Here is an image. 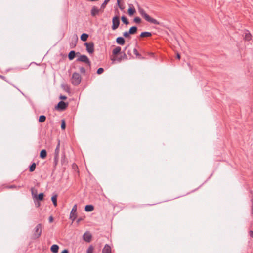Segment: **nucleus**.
<instances>
[{
    "instance_id": "1",
    "label": "nucleus",
    "mask_w": 253,
    "mask_h": 253,
    "mask_svg": "<svg viewBox=\"0 0 253 253\" xmlns=\"http://www.w3.org/2000/svg\"><path fill=\"white\" fill-rule=\"evenodd\" d=\"M138 11L140 13V14L143 17V18L148 22H150L151 23L156 24V25H160V23L157 21L156 19H154L152 17H151L149 15H148L145 10L141 8H139Z\"/></svg>"
},
{
    "instance_id": "2",
    "label": "nucleus",
    "mask_w": 253,
    "mask_h": 253,
    "mask_svg": "<svg viewBox=\"0 0 253 253\" xmlns=\"http://www.w3.org/2000/svg\"><path fill=\"white\" fill-rule=\"evenodd\" d=\"M81 81V77L80 75L76 72L72 74L71 82L72 84L75 85H78L80 84Z\"/></svg>"
},
{
    "instance_id": "3",
    "label": "nucleus",
    "mask_w": 253,
    "mask_h": 253,
    "mask_svg": "<svg viewBox=\"0 0 253 253\" xmlns=\"http://www.w3.org/2000/svg\"><path fill=\"white\" fill-rule=\"evenodd\" d=\"M42 225L41 223L38 224L34 229L33 235V239H36L39 238L42 233Z\"/></svg>"
},
{
    "instance_id": "4",
    "label": "nucleus",
    "mask_w": 253,
    "mask_h": 253,
    "mask_svg": "<svg viewBox=\"0 0 253 253\" xmlns=\"http://www.w3.org/2000/svg\"><path fill=\"white\" fill-rule=\"evenodd\" d=\"M79 55H80V56L77 59L76 61L82 62L85 63L87 65V66L89 68H90L91 63V62L89 60V58L87 57V56L85 55H81L80 54Z\"/></svg>"
},
{
    "instance_id": "5",
    "label": "nucleus",
    "mask_w": 253,
    "mask_h": 253,
    "mask_svg": "<svg viewBox=\"0 0 253 253\" xmlns=\"http://www.w3.org/2000/svg\"><path fill=\"white\" fill-rule=\"evenodd\" d=\"M68 106V103H65L63 101H60L55 107V109L59 111L65 110Z\"/></svg>"
},
{
    "instance_id": "6",
    "label": "nucleus",
    "mask_w": 253,
    "mask_h": 253,
    "mask_svg": "<svg viewBox=\"0 0 253 253\" xmlns=\"http://www.w3.org/2000/svg\"><path fill=\"white\" fill-rule=\"evenodd\" d=\"M112 29L113 30L118 28L120 24L119 17L118 16H114L112 19Z\"/></svg>"
},
{
    "instance_id": "7",
    "label": "nucleus",
    "mask_w": 253,
    "mask_h": 253,
    "mask_svg": "<svg viewBox=\"0 0 253 253\" xmlns=\"http://www.w3.org/2000/svg\"><path fill=\"white\" fill-rule=\"evenodd\" d=\"M77 207V205L75 204L72 208V209L70 212V219L72 220V222L74 221L76 218Z\"/></svg>"
},
{
    "instance_id": "8",
    "label": "nucleus",
    "mask_w": 253,
    "mask_h": 253,
    "mask_svg": "<svg viewBox=\"0 0 253 253\" xmlns=\"http://www.w3.org/2000/svg\"><path fill=\"white\" fill-rule=\"evenodd\" d=\"M84 45L86 46L87 51L91 54L94 52V44L93 43H85Z\"/></svg>"
},
{
    "instance_id": "9",
    "label": "nucleus",
    "mask_w": 253,
    "mask_h": 253,
    "mask_svg": "<svg viewBox=\"0 0 253 253\" xmlns=\"http://www.w3.org/2000/svg\"><path fill=\"white\" fill-rule=\"evenodd\" d=\"M100 11L102 12L101 8L98 9L96 6H94L91 8L90 12L91 15V16L94 17L97 15H98Z\"/></svg>"
},
{
    "instance_id": "10",
    "label": "nucleus",
    "mask_w": 253,
    "mask_h": 253,
    "mask_svg": "<svg viewBox=\"0 0 253 253\" xmlns=\"http://www.w3.org/2000/svg\"><path fill=\"white\" fill-rule=\"evenodd\" d=\"M92 236L89 232H85L83 235V239L84 241L89 242L91 241Z\"/></svg>"
},
{
    "instance_id": "11",
    "label": "nucleus",
    "mask_w": 253,
    "mask_h": 253,
    "mask_svg": "<svg viewBox=\"0 0 253 253\" xmlns=\"http://www.w3.org/2000/svg\"><path fill=\"white\" fill-rule=\"evenodd\" d=\"M80 54L79 52L76 53L75 51H71L68 54V58L70 60H72L75 57L76 55Z\"/></svg>"
},
{
    "instance_id": "12",
    "label": "nucleus",
    "mask_w": 253,
    "mask_h": 253,
    "mask_svg": "<svg viewBox=\"0 0 253 253\" xmlns=\"http://www.w3.org/2000/svg\"><path fill=\"white\" fill-rule=\"evenodd\" d=\"M102 253H111V249L110 246L106 244L102 250Z\"/></svg>"
},
{
    "instance_id": "13",
    "label": "nucleus",
    "mask_w": 253,
    "mask_h": 253,
    "mask_svg": "<svg viewBox=\"0 0 253 253\" xmlns=\"http://www.w3.org/2000/svg\"><path fill=\"white\" fill-rule=\"evenodd\" d=\"M244 38L245 40L250 41L252 39V35L249 31H246L244 33Z\"/></svg>"
},
{
    "instance_id": "14",
    "label": "nucleus",
    "mask_w": 253,
    "mask_h": 253,
    "mask_svg": "<svg viewBox=\"0 0 253 253\" xmlns=\"http://www.w3.org/2000/svg\"><path fill=\"white\" fill-rule=\"evenodd\" d=\"M116 42L120 45H123L125 43V40L124 38L122 37H119L116 39Z\"/></svg>"
},
{
    "instance_id": "15",
    "label": "nucleus",
    "mask_w": 253,
    "mask_h": 253,
    "mask_svg": "<svg viewBox=\"0 0 253 253\" xmlns=\"http://www.w3.org/2000/svg\"><path fill=\"white\" fill-rule=\"evenodd\" d=\"M50 250L53 253H57L59 250V246L56 244H54L51 247Z\"/></svg>"
},
{
    "instance_id": "16",
    "label": "nucleus",
    "mask_w": 253,
    "mask_h": 253,
    "mask_svg": "<svg viewBox=\"0 0 253 253\" xmlns=\"http://www.w3.org/2000/svg\"><path fill=\"white\" fill-rule=\"evenodd\" d=\"M60 151V141H58V144L56 147L54 152V156H59Z\"/></svg>"
},
{
    "instance_id": "17",
    "label": "nucleus",
    "mask_w": 253,
    "mask_h": 253,
    "mask_svg": "<svg viewBox=\"0 0 253 253\" xmlns=\"http://www.w3.org/2000/svg\"><path fill=\"white\" fill-rule=\"evenodd\" d=\"M94 209V207L92 205H87L85 207V211L87 212L92 211Z\"/></svg>"
},
{
    "instance_id": "18",
    "label": "nucleus",
    "mask_w": 253,
    "mask_h": 253,
    "mask_svg": "<svg viewBox=\"0 0 253 253\" xmlns=\"http://www.w3.org/2000/svg\"><path fill=\"white\" fill-rule=\"evenodd\" d=\"M47 156V152L45 149H42L40 152V157L42 159H44Z\"/></svg>"
},
{
    "instance_id": "19",
    "label": "nucleus",
    "mask_w": 253,
    "mask_h": 253,
    "mask_svg": "<svg viewBox=\"0 0 253 253\" xmlns=\"http://www.w3.org/2000/svg\"><path fill=\"white\" fill-rule=\"evenodd\" d=\"M152 36V33L150 32H143L141 33V37H149Z\"/></svg>"
},
{
    "instance_id": "20",
    "label": "nucleus",
    "mask_w": 253,
    "mask_h": 253,
    "mask_svg": "<svg viewBox=\"0 0 253 253\" xmlns=\"http://www.w3.org/2000/svg\"><path fill=\"white\" fill-rule=\"evenodd\" d=\"M137 30V27L136 26H132L130 29L129 31V33L130 34H134L136 33Z\"/></svg>"
},
{
    "instance_id": "21",
    "label": "nucleus",
    "mask_w": 253,
    "mask_h": 253,
    "mask_svg": "<svg viewBox=\"0 0 253 253\" xmlns=\"http://www.w3.org/2000/svg\"><path fill=\"white\" fill-rule=\"evenodd\" d=\"M88 37V35L86 33H83L81 36V40L83 42H85L87 38Z\"/></svg>"
},
{
    "instance_id": "22",
    "label": "nucleus",
    "mask_w": 253,
    "mask_h": 253,
    "mask_svg": "<svg viewBox=\"0 0 253 253\" xmlns=\"http://www.w3.org/2000/svg\"><path fill=\"white\" fill-rule=\"evenodd\" d=\"M121 50V48L119 46H117L113 49V54L114 55H117L120 52Z\"/></svg>"
},
{
    "instance_id": "23",
    "label": "nucleus",
    "mask_w": 253,
    "mask_h": 253,
    "mask_svg": "<svg viewBox=\"0 0 253 253\" xmlns=\"http://www.w3.org/2000/svg\"><path fill=\"white\" fill-rule=\"evenodd\" d=\"M110 0H105L103 3L101 5V9L102 10V12H103L104 9L105 8L107 4L110 1Z\"/></svg>"
},
{
    "instance_id": "24",
    "label": "nucleus",
    "mask_w": 253,
    "mask_h": 253,
    "mask_svg": "<svg viewBox=\"0 0 253 253\" xmlns=\"http://www.w3.org/2000/svg\"><path fill=\"white\" fill-rule=\"evenodd\" d=\"M57 195H55L54 196H53L51 198V200L53 202V204L54 205V206H56L57 205Z\"/></svg>"
},
{
    "instance_id": "25",
    "label": "nucleus",
    "mask_w": 253,
    "mask_h": 253,
    "mask_svg": "<svg viewBox=\"0 0 253 253\" xmlns=\"http://www.w3.org/2000/svg\"><path fill=\"white\" fill-rule=\"evenodd\" d=\"M44 194L43 193H40L35 198L39 201H42L43 199Z\"/></svg>"
},
{
    "instance_id": "26",
    "label": "nucleus",
    "mask_w": 253,
    "mask_h": 253,
    "mask_svg": "<svg viewBox=\"0 0 253 253\" xmlns=\"http://www.w3.org/2000/svg\"><path fill=\"white\" fill-rule=\"evenodd\" d=\"M135 12V10L134 8L132 7H129L128 9V13L129 15H132Z\"/></svg>"
},
{
    "instance_id": "27",
    "label": "nucleus",
    "mask_w": 253,
    "mask_h": 253,
    "mask_svg": "<svg viewBox=\"0 0 253 253\" xmlns=\"http://www.w3.org/2000/svg\"><path fill=\"white\" fill-rule=\"evenodd\" d=\"M121 20H122V21L124 23H125V24L127 25V24H129L128 20H127V19L125 16H122Z\"/></svg>"
},
{
    "instance_id": "28",
    "label": "nucleus",
    "mask_w": 253,
    "mask_h": 253,
    "mask_svg": "<svg viewBox=\"0 0 253 253\" xmlns=\"http://www.w3.org/2000/svg\"><path fill=\"white\" fill-rule=\"evenodd\" d=\"M36 168V164L35 163H33L32 165L30 166L29 171L30 172H33L35 170Z\"/></svg>"
},
{
    "instance_id": "29",
    "label": "nucleus",
    "mask_w": 253,
    "mask_h": 253,
    "mask_svg": "<svg viewBox=\"0 0 253 253\" xmlns=\"http://www.w3.org/2000/svg\"><path fill=\"white\" fill-rule=\"evenodd\" d=\"M78 41V38L76 37V41L74 42H71L70 43V46L71 48H74L76 44V42Z\"/></svg>"
},
{
    "instance_id": "30",
    "label": "nucleus",
    "mask_w": 253,
    "mask_h": 253,
    "mask_svg": "<svg viewBox=\"0 0 253 253\" xmlns=\"http://www.w3.org/2000/svg\"><path fill=\"white\" fill-rule=\"evenodd\" d=\"M46 120V117L44 115H41L39 118V122H44Z\"/></svg>"
},
{
    "instance_id": "31",
    "label": "nucleus",
    "mask_w": 253,
    "mask_h": 253,
    "mask_svg": "<svg viewBox=\"0 0 253 253\" xmlns=\"http://www.w3.org/2000/svg\"><path fill=\"white\" fill-rule=\"evenodd\" d=\"M133 53L137 57H138V58L139 59H142V57L141 56V55L138 53V52L137 51V49L136 48H134L133 49Z\"/></svg>"
},
{
    "instance_id": "32",
    "label": "nucleus",
    "mask_w": 253,
    "mask_h": 253,
    "mask_svg": "<svg viewBox=\"0 0 253 253\" xmlns=\"http://www.w3.org/2000/svg\"><path fill=\"white\" fill-rule=\"evenodd\" d=\"M37 190H34L33 188H31V194L33 198H35L37 197Z\"/></svg>"
},
{
    "instance_id": "33",
    "label": "nucleus",
    "mask_w": 253,
    "mask_h": 253,
    "mask_svg": "<svg viewBox=\"0 0 253 253\" xmlns=\"http://www.w3.org/2000/svg\"><path fill=\"white\" fill-rule=\"evenodd\" d=\"M66 127V123L65 121L64 120H62L61 122V128L62 130H64Z\"/></svg>"
},
{
    "instance_id": "34",
    "label": "nucleus",
    "mask_w": 253,
    "mask_h": 253,
    "mask_svg": "<svg viewBox=\"0 0 253 253\" xmlns=\"http://www.w3.org/2000/svg\"><path fill=\"white\" fill-rule=\"evenodd\" d=\"M123 35L125 38H130V35L131 34L129 33V31H126L123 33Z\"/></svg>"
},
{
    "instance_id": "35",
    "label": "nucleus",
    "mask_w": 253,
    "mask_h": 253,
    "mask_svg": "<svg viewBox=\"0 0 253 253\" xmlns=\"http://www.w3.org/2000/svg\"><path fill=\"white\" fill-rule=\"evenodd\" d=\"M58 160H59V156H54V165L55 166H56L57 165V163L58 162Z\"/></svg>"
},
{
    "instance_id": "36",
    "label": "nucleus",
    "mask_w": 253,
    "mask_h": 253,
    "mask_svg": "<svg viewBox=\"0 0 253 253\" xmlns=\"http://www.w3.org/2000/svg\"><path fill=\"white\" fill-rule=\"evenodd\" d=\"M133 20L136 23H139L141 22V19L139 17H135Z\"/></svg>"
},
{
    "instance_id": "37",
    "label": "nucleus",
    "mask_w": 253,
    "mask_h": 253,
    "mask_svg": "<svg viewBox=\"0 0 253 253\" xmlns=\"http://www.w3.org/2000/svg\"><path fill=\"white\" fill-rule=\"evenodd\" d=\"M122 58L126 59H127V56L126 55V54L125 53H124L123 55L122 56V57L121 58H119L118 59V61L120 62L121 61Z\"/></svg>"
},
{
    "instance_id": "38",
    "label": "nucleus",
    "mask_w": 253,
    "mask_h": 253,
    "mask_svg": "<svg viewBox=\"0 0 253 253\" xmlns=\"http://www.w3.org/2000/svg\"><path fill=\"white\" fill-rule=\"evenodd\" d=\"M80 72L82 74H84L85 73V69L84 67H80L79 68Z\"/></svg>"
},
{
    "instance_id": "39",
    "label": "nucleus",
    "mask_w": 253,
    "mask_h": 253,
    "mask_svg": "<svg viewBox=\"0 0 253 253\" xmlns=\"http://www.w3.org/2000/svg\"><path fill=\"white\" fill-rule=\"evenodd\" d=\"M103 71H104L103 68H99L97 70V73L99 75V74H102L103 72Z\"/></svg>"
},
{
    "instance_id": "40",
    "label": "nucleus",
    "mask_w": 253,
    "mask_h": 253,
    "mask_svg": "<svg viewBox=\"0 0 253 253\" xmlns=\"http://www.w3.org/2000/svg\"><path fill=\"white\" fill-rule=\"evenodd\" d=\"M93 248L92 246L89 247L87 250V253H93Z\"/></svg>"
},
{
    "instance_id": "41",
    "label": "nucleus",
    "mask_w": 253,
    "mask_h": 253,
    "mask_svg": "<svg viewBox=\"0 0 253 253\" xmlns=\"http://www.w3.org/2000/svg\"><path fill=\"white\" fill-rule=\"evenodd\" d=\"M251 201L252 202L251 212L253 214V198L251 199Z\"/></svg>"
},
{
    "instance_id": "42",
    "label": "nucleus",
    "mask_w": 253,
    "mask_h": 253,
    "mask_svg": "<svg viewBox=\"0 0 253 253\" xmlns=\"http://www.w3.org/2000/svg\"><path fill=\"white\" fill-rule=\"evenodd\" d=\"M59 98L61 100H65L67 99V97L64 95H60Z\"/></svg>"
},
{
    "instance_id": "43",
    "label": "nucleus",
    "mask_w": 253,
    "mask_h": 253,
    "mask_svg": "<svg viewBox=\"0 0 253 253\" xmlns=\"http://www.w3.org/2000/svg\"><path fill=\"white\" fill-rule=\"evenodd\" d=\"M53 221V218L52 216H50L49 217V222L50 223H51Z\"/></svg>"
},
{
    "instance_id": "44",
    "label": "nucleus",
    "mask_w": 253,
    "mask_h": 253,
    "mask_svg": "<svg viewBox=\"0 0 253 253\" xmlns=\"http://www.w3.org/2000/svg\"><path fill=\"white\" fill-rule=\"evenodd\" d=\"M64 89L66 91H68V90L69 89V87H68L67 85H64Z\"/></svg>"
},
{
    "instance_id": "45",
    "label": "nucleus",
    "mask_w": 253,
    "mask_h": 253,
    "mask_svg": "<svg viewBox=\"0 0 253 253\" xmlns=\"http://www.w3.org/2000/svg\"><path fill=\"white\" fill-rule=\"evenodd\" d=\"M250 236L253 238V231H250L249 232Z\"/></svg>"
},
{
    "instance_id": "46",
    "label": "nucleus",
    "mask_w": 253,
    "mask_h": 253,
    "mask_svg": "<svg viewBox=\"0 0 253 253\" xmlns=\"http://www.w3.org/2000/svg\"><path fill=\"white\" fill-rule=\"evenodd\" d=\"M68 250L67 249H64L61 253H68Z\"/></svg>"
},
{
    "instance_id": "47",
    "label": "nucleus",
    "mask_w": 253,
    "mask_h": 253,
    "mask_svg": "<svg viewBox=\"0 0 253 253\" xmlns=\"http://www.w3.org/2000/svg\"><path fill=\"white\" fill-rule=\"evenodd\" d=\"M120 0H117V4H118L119 6V8L121 9H122V8L121 7V6L120 5Z\"/></svg>"
},
{
    "instance_id": "48",
    "label": "nucleus",
    "mask_w": 253,
    "mask_h": 253,
    "mask_svg": "<svg viewBox=\"0 0 253 253\" xmlns=\"http://www.w3.org/2000/svg\"><path fill=\"white\" fill-rule=\"evenodd\" d=\"M176 57L177 59H179L180 58V55L179 54L177 53V56H176Z\"/></svg>"
},
{
    "instance_id": "49",
    "label": "nucleus",
    "mask_w": 253,
    "mask_h": 253,
    "mask_svg": "<svg viewBox=\"0 0 253 253\" xmlns=\"http://www.w3.org/2000/svg\"><path fill=\"white\" fill-rule=\"evenodd\" d=\"M16 186L15 185H11L10 186H9V188H16Z\"/></svg>"
},
{
    "instance_id": "50",
    "label": "nucleus",
    "mask_w": 253,
    "mask_h": 253,
    "mask_svg": "<svg viewBox=\"0 0 253 253\" xmlns=\"http://www.w3.org/2000/svg\"><path fill=\"white\" fill-rule=\"evenodd\" d=\"M82 218H79V219L77 220V223H79L81 221H82Z\"/></svg>"
},
{
    "instance_id": "51",
    "label": "nucleus",
    "mask_w": 253,
    "mask_h": 253,
    "mask_svg": "<svg viewBox=\"0 0 253 253\" xmlns=\"http://www.w3.org/2000/svg\"><path fill=\"white\" fill-rule=\"evenodd\" d=\"M64 157H65V155H63L62 156L61 159H64ZM61 161H62V160H61Z\"/></svg>"
}]
</instances>
